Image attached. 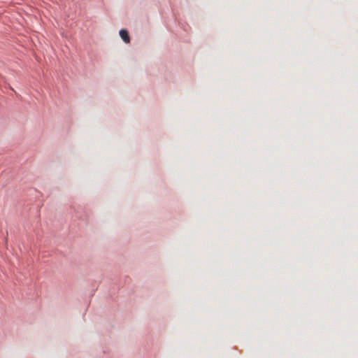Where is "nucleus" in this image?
Instances as JSON below:
<instances>
[{"label":"nucleus","instance_id":"1","mask_svg":"<svg viewBox=\"0 0 358 358\" xmlns=\"http://www.w3.org/2000/svg\"><path fill=\"white\" fill-rule=\"evenodd\" d=\"M120 36L122 38V39L126 43H128L130 42V37L129 35L128 31L126 29H121L120 31Z\"/></svg>","mask_w":358,"mask_h":358}]
</instances>
